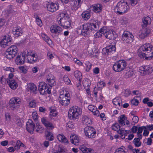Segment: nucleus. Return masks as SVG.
Listing matches in <instances>:
<instances>
[{
  "instance_id": "nucleus-1",
  "label": "nucleus",
  "mask_w": 153,
  "mask_h": 153,
  "mask_svg": "<svg viewBox=\"0 0 153 153\" xmlns=\"http://www.w3.org/2000/svg\"><path fill=\"white\" fill-rule=\"evenodd\" d=\"M138 54L141 58L150 59L153 57V47L149 44H144L139 48Z\"/></svg>"
},
{
  "instance_id": "nucleus-2",
  "label": "nucleus",
  "mask_w": 153,
  "mask_h": 153,
  "mask_svg": "<svg viewBox=\"0 0 153 153\" xmlns=\"http://www.w3.org/2000/svg\"><path fill=\"white\" fill-rule=\"evenodd\" d=\"M130 7L127 2L123 1L118 2L114 10L117 14L121 15L127 13Z\"/></svg>"
},
{
  "instance_id": "nucleus-3",
  "label": "nucleus",
  "mask_w": 153,
  "mask_h": 153,
  "mask_svg": "<svg viewBox=\"0 0 153 153\" xmlns=\"http://www.w3.org/2000/svg\"><path fill=\"white\" fill-rule=\"evenodd\" d=\"M60 18L58 20V24L65 28H67L70 27V20L68 15L66 12H63L60 14Z\"/></svg>"
},
{
  "instance_id": "nucleus-4",
  "label": "nucleus",
  "mask_w": 153,
  "mask_h": 153,
  "mask_svg": "<svg viewBox=\"0 0 153 153\" xmlns=\"http://www.w3.org/2000/svg\"><path fill=\"white\" fill-rule=\"evenodd\" d=\"M99 28V24L98 22H95L94 23L84 25L82 30V33L83 35H87L89 33L90 30L96 31L98 30Z\"/></svg>"
},
{
  "instance_id": "nucleus-5",
  "label": "nucleus",
  "mask_w": 153,
  "mask_h": 153,
  "mask_svg": "<svg viewBox=\"0 0 153 153\" xmlns=\"http://www.w3.org/2000/svg\"><path fill=\"white\" fill-rule=\"evenodd\" d=\"M82 113V110L77 106H74L69 109L68 112V116L70 119H76L79 118Z\"/></svg>"
},
{
  "instance_id": "nucleus-6",
  "label": "nucleus",
  "mask_w": 153,
  "mask_h": 153,
  "mask_svg": "<svg viewBox=\"0 0 153 153\" xmlns=\"http://www.w3.org/2000/svg\"><path fill=\"white\" fill-rule=\"evenodd\" d=\"M59 100L60 103L63 106H66L70 103L71 97L70 94L68 92L62 94L60 92Z\"/></svg>"
},
{
  "instance_id": "nucleus-7",
  "label": "nucleus",
  "mask_w": 153,
  "mask_h": 153,
  "mask_svg": "<svg viewBox=\"0 0 153 153\" xmlns=\"http://www.w3.org/2000/svg\"><path fill=\"white\" fill-rule=\"evenodd\" d=\"M18 48L15 45H12L7 48L5 52V56L8 59H11L17 54Z\"/></svg>"
},
{
  "instance_id": "nucleus-8",
  "label": "nucleus",
  "mask_w": 153,
  "mask_h": 153,
  "mask_svg": "<svg viewBox=\"0 0 153 153\" xmlns=\"http://www.w3.org/2000/svg\"><path fill=\"white\" fill-rule=\"evenodd\" d=\"M21 103V99L19 97H13L9 101V106L11 109L14 110L19 108Z\"/></svg>"
},
{
  "instance_id": "nucleus-9",
  "label": "nucleus",
  "mask_w": 153,
  "mask_h": 153,
  "mask_svg": "<svg viewBox=\"0 0 153 153\" xmlns=\"http://www.w3.org/2000/svg\"><path fill=\"white\" fill-rule=\"evenodd\" d=\"M126 66V62L125 61L120 60L114 64L113 69L115 72H120L124 70Z\"/></svg>"
},
{
  "instance_id": "nucleus-10",
  "label": "nucleus",
  "mask_w": 153,
  "mask_h": 153,
  "mask_svg": "<svg viewBox=\"0 0 153 153\" xmlns=\"http://www.w3.org/2000/svg\"><path fill=\"white\" fill-rule=\"evenodd\" d=\"M38 90L40 93L44 95L47 93L50 94L51 90L47 86V84L44 82H41L39 83Z\"/></svg>"
},
{
  "instance_id": "nucleus-11",
  "label": "nucleus",
  "mask_w": 153,
  "mask_h": 153,
  "mask_svg": "<svg viewBox=\"0 0 153 153\" xmlns=\"http://www.w3.org/2000/svg\"><path fill=\"white\" fill-rule=\"evenodd\" d=\"M84 131L86 136L88 138L95 137L96 132L93 127L88 126L84 128Z\"/></svg>"
},
{
  "instance_id": "nucleus-12",
  "label": "nucleus",
  "mask_w": 153,
  "mask_h": 153,
  "mask_svg": "<svg viewBox=\"0 0 153 153\" xmlns=\"http://www.w3.org/2000/svg\"><path fill=\"white\" fill-rule=\"evenodd\" d=\"M134 39V36L129 32L125 31L122 35V40L126 43L130 44Z\"/></svg>"
},
{
  "instance_id": "nucleus-13",
  "label": "nucleus",
  "mask_w": 153,
  "mask_h": 153,
  "mask_svg": "<svg viewBox=\"0 0 153 153\" xmlns=\"http://www.w3.org/2000/svg\"><path fill=\"white\" fill-rule=\"evenodd\" d=\"M139 71L143 75L149 74L153 72V68L149 65H143L140 67Z\"/></svg>"
},
{
  "instance_id": "nucleus-14",
  "label": "nucleus",
  "mask_w": 153,
  "mask_h": 153,
  "mask_svg": "<svg viewBox=\"0 0 153 153\" xmlns=\"http://www.w3.org/2000/svg\"><path fill=\"white\" fill-rule=\"evenodd\" d=\"M103 32L105 33L104 36L105 37L110 40H114L117 37V35L116 34L115 32L111 30L107 31L105 29V30H104Z\"/></svg>"
},
{
  "instance_id": "nucleus-15",
  "label": "nucleus",
  "mask_w": 153,
  "mask_h": 153,
  "mask_svg": "<svg viewBox=\"0 0 153 153\" xmlns=\"http://www.w3.org/2000/svg\"><path fill=\"white\" fill-rule=\"evenodd\" d=\"M118 122L119 124L122 126L125 125V123L127 125H129L130 124L127 118L124 114L121 115L118 117Z\"/></svg>"
},
{
  "instance_id": "nucleus-16",
  "label": "nucleus",
  "mask_w": 153,
  "mask_h": 153,
  "mask_svg": "<svg viewBox=\"0 0 153 153\" xmlns=\"http://www.w3.org/2000/svg\"><path fill=\"white\" fill-rule=\"evenodd\" d=\"M150 29L148 28H143L140 31L139 36L141 39H143L146 37L150 33Z\"/></svg>"
},
{
  "instance_id": "nucleus-17",
  "label": "nucleus",
  "mask_w": 153,
  "mask_h": 153,
  "mask_svg": "<svg viewBox=\"0 0 153 153\" xmlns=\"http://www.w3.org/2000/svg\"><path fill=\"white\" fill-rule=\"evenodd\" d=\"M59 7V5L53 2L47 4V7L48 10L51 12H53L57 10Z\"/></svg>"
},
{
  "instance_id": "nucleus-18",
  "label": "nucleus",
  "mask_w": 153,
  "mask_h": 153,
  "mask_svg": "<svg viewBox=\"0 0 153 153\" xmlns=\"http://www.w3.org/2000/svg\"><path fill=\"white\" fill-rule=\"evenodd\" d=\"M25 53H23L22 54L17 56L15 60L16 63L17 65L23 64L25 62Z\"/></svg>"
},
{
  "instance_id": "nucleus-19",
  "label": "nucleus",
  "mask_w": 153,
  "mask_h": 153,
  "mask_svg": "<svg viewBox=\"0 0 153 153\" xmlns=\"http://www.w3.org/2000/svg\"><path fill=\"white\" fill-rule=\"evenodd\" d=\"M35 124L31 120H29L26 125V128L28 132L33 133L34 131Z\"/></svg>"
},
{
  "instance_id": "nucleus-20",
  "label": "nucleus",
  "mask_w": 153,
  "mask_h": 153,
  "mask_svg": "<svg viewBox=\"0 0 153 153\" xmlns=\"http://www.w3.org/2000/svg\"><path fill=\"white\" fill-rule=\"evenodd\" d=\"M70 3L73 9L76 10L80 6L82 1L81 0H71Z\"/></svg>"
},
{
  "instance_id": "nucleus-21",
  "label": "nucleus",
  "mask_w": 153,
  "mask_h": 153,
  "mask_svg": "<svg viewBox=\"0 0 153 153\" xmlns=\"http://www.w3.org/2000/svg\"><path fill=\"white\" fill-rule=\"evenodd\" d=\"M115 47L114 45H111L104 48L102 49V52L104 54H109L112 51H115Z\"/></svg>"
},
{
  "instance_id": "nucleus-22",
  "label": "nucleus",
  "mask_w": 153,
  "mask_h": 153,
  "mask_svg": "<svg viewBox=\"0 0 153 153\" xmlns=\"http://www.w3.org/2000/svg\"><path fill=\"white\" fill-rule=\"evenodd\" d=\"M13 33L15 37H18L22 35L23 31L20 27H16L13 29Z\"/></svg>"
},
{
  "instance_id": "nucleus-23",
  "label": "nucleus",
  "mask_w": 153,
  "mask_h": 153,
  "mask_svg": "<svg viewBox=\"0 0 153 153\" xmlns=\"http://www.w3.org/2000/svg\"><path fill=\"white\" fill-rule=\"evenodd\" d=\"M51 32L54 33H59L62 30V28L59 26L57 25H53L50 27Z\"/></svg>"
},
{
  "instance_id": "nucleus-24",
  "label": "nucleus",
  "mask_w": 153,
  "mask_h": 153,
  "mask_svg": "<svg viewBox=\"0 0 153 153\" xmlns=\"http://www.w3.org/2000/svg\"><path fill=\"white\" fill-rule=\"evenodd\" d=\"M42 122L45 126L48 129H52L54 126L52 123L49 121L45 118H43L41 119Z\"/></svg>"
},
{
  "instance_id": "nucleus-25",
  "label": "nucleus",
  "mask_w": 153,
  "mask_h": 153,
  "mask_svg": "<svg viewBox=\"0 0 153 153\" xmlns=\"http://www.w3.org/2000/svg\"><path fill=\"white\" fill-rule=\"evenodd\" d=\"M88 108L90 111L92 112L94 115L97 117L99 116V111L95 106L92 105H88Z\"/></svg>"
},
{
  "instance_id": "nucleus-26",
  "label": "nucleus",
  "mask_w": 153,
  "mask_h": 153,
  "mask_svg": "<svg viewBox=\"0 0 153 153\" xmlns=\"http://www.w3.org/2000/svg\"><path fill=\"white\" fill-rule=\"evenodd\" d=\"M7 82L10 87L12 89H16L18 86L16 82L13 79H8Z\"/></svg>"
},
{
  "instance_id": "nucleus-27",
  "label": "nucleus",
  "mask_w": 153,
  "mask_h": 153,
  "mask_svg": "<svg viewBox=\"0 0 153 153\" xmlns=\"http://www.w3.org/2000/svg\"><path fill=\"white\" fill-rule=\"evenodd\" d=\"M12 40V39L10 36L7 37H5L2 41L0 42V44L3 45V47H4V45L8 46L10 45Z\"/></svg>"
},
{
  "instance_id": "nucleus-28",
  "label": "nucleus",
  "mask_w": 153,
  "mask_h": 153,
  "mask_svg": "<svg viewBox=\"0 0 153 153\" xmlns=\"http://www.w3.org/2000/svg\"><path fill=\"white\" fill-rule=\"evenodd\" d=\"M79 148L83 153H92L94 152L93 149L88 148L84 145L80 146Z\"/></svg>"
},
{
  "instance_id": "nucleus-29",
  "label": "nucleus",
  "mask_w": 153,
  "mask_h": 153,
  "mask_svg": "<svg viewBox=\"0 0 153 153\" xmlns=\"http://www.w3.org/2000/svg\"><path fill=\"white\" fill-rule=\"evenodd\" d=\"M57 138L59 141L62 143H65L66 144L68 143V141L66 138L63 134H59L57 136Z\"/></svg>"
},
{
  "instance_id": "nucleus-30",
  "label": "nucleus",
  "mask_w": 153,
  "mask_h": 153,
  "mask_svg": "<svg viewBox=\"0 0 153 153\" xmlns=\"http://www.w3.org/2000/svg\"><path fill=\"white\" fill-rule=\"evenodd\" d=\"M71 143L75 145H77L79 140L76 134H72L70 137Z\"/></svg>"
},
{
  "instance_id": "nucleus-31",
  "label": "nucleus",
  "mask_w": 153,
  "mask_h": 153,
  "mask_svg": "<svg viewBox=\"0 0 153 153\" xmlns=\"http://www.w3.org/2000/svg\"><path fill=\"white\" fill-rule=\"evenodd\" d=\"M142 22L143 24L142 25V26L143 28L147 26L149 24L151 23V19L148 16L144 17L142 19Z\"/></svg>"
},
{
  "instance_id": "nucleus-32",
  "label": "nucleus",
  "mask_w": 153,
  "mask_h": 153,
  "mask_svg": "<svg viewBox=\"0 0 153 153\" xmlns=\"http://www.w3.org/2000/svg\"><path fill=\"white\" fill-rule=\"evenodd\" d=\"M27 89L31 92H34L36 90V86L33 83H29L27 85Z\"/></svg>"
},
{
  "instance_id": "nucleus-33",
  "label": "nucleus",
  "mask_w": 153,
  "mask_h": 153,
  "mask_svg": "<svg viewBox=\"0 0 153 153\" xmlns=\"http://www.w3.org/2000/svg\"><path fill=\"white\" fill-rule=\"evenodd\" d=\"M117 133L121 135V137L122 139H124L125 138V136H127V134L129 133L128 131L125 130H123L122 128H120L117 131Z\"/></svg>"
},
{
  "instance_id": "nucleus-34",
  "label": "nucleus",
  "mask_w": 153,
  "mask_h": 153,
  "mask_svg": "<svg viewBox=\"0 0 153 153\" xmlns=\"http://www.w3.org/2000/svg\"><path fill=\"white\" fill-rule=\"evenodd\" d=\"M74 75L75 77L78 80L79 84H81L82 76L81 73L78 71H76L74 73Z\"/></svg>"
},
{
  "instance_id": "nucleus-35",
  "label": "nucleus",
  "mask_w": 153,
  "mask_h": 153,
  "mask_svg": "<svg viewBox=\"0 0 153 153\" xmlns=\"http://www.w3.org/2000/svg\"><path fill=\"white\" fill-rule=\"evenodd\" d=\"M37 60V57L36 54L32 56H29L27 57V60L29 62L33 63L36 62Z\"/></svg>"
},
{
  "instance_id": "nucleus-36",
  "label": "nucleus",
  "mask_w": 153,
  "mask_h": 153,
  "mask_svg": "<svg viewBox=\"0 0 153 153\" xmlns=\"http://www.w3.org/2000/svg\"><path fill=\"white\" fill-rule=\"evenodd\" d=\"M113 104L117 106L118 108H119L121 106V104H122V101L120 98L117 97L114 99L113 101Z\"/></svg>"
},
{
  "instance_id": "nucleus-37",
  "label": "nucleus",
  "mask_w": 153,
  "mask_h": 153,
  "mask_svg": "<svg viewBox=\"0 0 153 153\" xmlns=\"http://www.w3.org/2000/svg\"><path fill=\"white\" fill-rule=\"evenodd\" d=\"M82 121L84 124L87 125L90 124L91 123V119L86 116H83Z\"/></svg>"
},
{
  "instance_id": "nucleus-38",
  "label": "nucleus",
  "mask_w": 153,
  "mask_h": 153,
  "mask_svg": "<svg viewBox=\"0 0 153 153\" xmlns=\"http://www.w3.org/2000/svg\"><path fill=\"white\" fill-rule=\"evenodd\" d=\"M82 18L85 20H88L90 17V13L88 11L83 12L82 14Z\"/></svg>"
},
{
  "instance_id": "nucleus-39",
  "label": "nucleus",
  "mask_w": 153,
  "mask_h": 153,
  "mask_svg": "<svg viewBox=\"0 0 153 153\" xmlns=\"http://www.w3.org/2000/svg\"><path fill=\"white\" fill-rule=\"evenodd\" d=\"M8 7L9 8L7 10L6 12V13L7 14H15L17 13L16 11L13 10V6L12 5L9 6Z\"/></svg>"
},
{
  "instance_id": "nucleus-40",
  "label": "nucleus",
  "mask_w": 153,
  "mask_h": 153,
  "mask_svg": "<svg viewBox=\"0 0 153 153\" xmlns=\"http://www.w3.org/2000/svg\"><path fill=\"white\" fill-rule=\"evenodd\" d=\"M46 139L51 141L53 140L54 137L53 134L50 131H47L46 135Z\"/></svg>"
},
{
  "instance_id": "nucleus-41",
  "label": "nucleus",
  "mask_w": 153,
  "mask_h": 153,
  "mask_svg": "<svg viewBox=\"0 0 153 153\" xmlns=\"http://www.w3.org/2000/svg\"><path fill=\"white\" fill-rule=\"evenodd\" d=\"M105 27H103L101 28L100 30L98 31L95 34V36H97L98 37H100L102 36V35H104L105 33L103 32V31H104V30H105Z\"/></svg>"
},
{
  "instance_id": "nucleus-42",
  "label": "nucleus",
  "mask_w": 153,
  "mask_h": 153,
  "mask_svg": "<svg viewBox=\"0 0 153 153\" xmlns=\"http://www.w3.org/2000/svg\"><path fill=\"white\" fill-rule=\"evenodd\" d=\"M133 143L136 147H139L141 144V143L140 141L139 138H135L133 141Z\"/></svg>"
},
{
  "instance_id": "nucleus-43",
  "label": "nucleus",
  "mask_w": 153,
  "mask_h": 153,
  "mask_svg": "<svg viewBox=\"0 0 153 153\" xmlns=\"http://www.w3.org/2000/svg\"><path fill=\"white\" fill-rule=\"evenodd\" d=\"M125 148L124 146H121L117 149L115 151L114 153H127L125 151Z\"/></svg>"
},
{
  "instance_id": "nucleus-44",
  "label": "nucleus",
  "mask_w": 153,
  "mask_h": 153,
  "mask_svg": "<svg viewBox=\"0 0 153 153\" xmlns=\"http://www.w3.org/2000/svg\"><path fill=\"white\" fill-rule=\"evenodd\" d=\"M53 152L54 153H66V150L61 147H59L57 150H54Z\"/></svg>"
},
{
  "instance_id": "nucleus-45",
  "label": "nucleus",
  "mask_w": 153,
  "mask_h": 153,
  "mask_svg": "<svg viewBox=\"0 0 153 153\" xmlns=\"http://www.w3.org/2000/svg\"><path fill=\"white\" fill-rule=\"evenodd\" d=\"M102 7L100 4H98L96 6H94L93 8L94 12L96 13H98L100 12L102 9Z\"/></svg>"
},
{
  "instance_id": "nucleus-46",
  "label": "nucleus",
  "mask_w": 153,
  "mask_h": 153,
  "mask_svg": "<svg viewBox=\"0 0 153 153\" xmlns=\"http://www.w3.org/2000/svg\"><path fill=\"white\" fill-rule=\"evenodd\" d=\"M85 64L86 66V71H88L91 68L92 64L89 61H85Z\"/></svg>"
},
{
  "instance_id": "nucleus-47",
  "label": "nucleus",
  "mask_w": 153,
  "mask_h": 153,
  "mask_svg": "<svg viewBox=\"0 0 153 153\" xmlns=\"http://www.w3.org/2000/svg\"><path fill=\"white\" fill-rule=\"evenodd\" d=\"M57 115V113L55 109L51 110L50 116L51 118H52L53 117H56Z\"/></svg>"
},
{
  "instance_id": "nucleus-48",
  "label": "nucleus",
  "mask_w": 153,
  "mask_h": 153,
  "mask_svg": "<svg viewBox=\"0 0 153 153\" xmlns=\"http://www.w3.org/2000/svg\"><path fill=\"white\" fill-rule=\"evenodd\" d=\"M133 74V72L132 69H129L127 71L126 75L128 77H131Z\"/></svg>"
},
{
  "instance_id": "nucleus-49",
  "label": "nucleus",
  "mask_w": 153,
  "mask_h": 153,
  "mask_svg": "<svg viewBox=\"0 0 153 153\" xmlns=\"http://www.w3.org/2000/svg\"><path fill=\"white\" fill-rule=\"evenodd\" d=\"M112 128L113 130L115 131H118L119 128H120V125L117 123H116L114 124H113L112 126Z\"/></svg>"
},
{
  "instance_id": "nucleus-50",
  "label": "nucleus",
  "mask_w": 153,
  "mask_h": 153,
  "mask_svg": "<svg viewBox=\"0 0 153 153\" xmlns=\"http://www.w3.org/2000/svg\"><path fill=\"white\" fill-rule=\"evenodd\" d=\"M36 23L40 27H41L42 25V23L41 20L37 16L36 17Z\"/></svg>"
},
{
  "instance_id": "nucleus-51",
  "label": "nucleus",
  "mask_w": 153,
  "mask_h": 153,
  "mask_svg": "<svg viewBox=\"0 0 153 153\" xmlns=\"http://www.w3.org/2000/svg\"><path fill=\"white\" fill-rule=\"evenodd\" d=\"M139 102L137 99L136 98V97L131 100V103L132 105H138Z\"/></svg>"
},
{
  "instance_id": "nucleus-52",
  "label": "nucleus",
  "mask_w": 153,
  "mask_h": 153,
  "mask_svg": "<svg viewBox=\"0 0 153 153\" xmlns=\"http://www.w3.org/2000/svg\"><path fill=\"white\" fill-rule=\"evenodd\" d=\"M32 116L33 119L36 122L37 121H38L37 120L38 118V116L37 113L36 111H34L33 112Z\"/></svg>"
},
{
  "instance_id": "nucleus-53",
  "label": "nucleus",
  "mask_w": 153,
  "mask_h": 153,
  "mask_svg": "<svg viewBox=\"0 0 153 153\" xmlns=\"http://www.w3.org/2000/svg\"><path fill=\"white\" fill-rule=\"evenodd\" d=\"M36 103L35 100H33L30 102L29 106L30 108H34L36 107Z\"/></svg>"
},
{
  "instance_id": "nucleus-54",
  "label": "nucleus",
  "mask_w": 153,
  "mask_h": 153,
  "mask_svg": "<svg viewBox=\"0 0 153 153\" xmlns=\"http://www.w3.org/2000/svg\"><path fill=\"white\" fill-rule=\"evenodd\" d=\"M63 80L67 84L69 85L71 84V80L67 76H65L63 77Z\"/></svg>"
},
{
  "instance_id": "nucleus-55",
  "label": "nucleus",
  "mask_w": 153,
  "mask_h": 153,
  "mask_svg": "<svg viewBox=\"0 0 153 153\" xmlns=\"http://www.w3.org/2000/svg\"><path fill=\"white\" fill-rule=\"evenodd\" d=\"M47 82L50 86H54L56 84V82L55 81V79L51 80L50 81H48Z\"/></svg>"
},
{
  "instance_id": "nucleus-56",
  "label": "nucleus",
  "mask_w": 153,
  "mask_h": 153,
  "mask_svg": "<svg viewBox=\"0 0 153 153\" xmlns=\"http://www.w3.org/2000/svg\"><path fill=\"white\" fill-rule=\"evenodd\" d=\"M42 37L43 39L48 43V42L51 41L49 37L45 34H42Z\"/></svg>"
},
{
  "instance_id": "nucleus-57",
  "label": "nucleus",
  "mask_w": 153,
  "mask_h": 153,
  "mask_svg": "<svg viewBox=\"0 0 153 153\" xmlns=\"http://www.w3.org/2000/svg\"><path fill=\"white\" fill-rule=\"evenodd\" d=\"M139 120L138 117L137 116H134L132 119V124L133 125H134L137 123Z\"/></svg>"
},
{
  "instance_id": "nucleus-58",
  "label": "nucleus",
  "mask_w": 153,
  "mask_h": 153,
  "mask_svg": "<svg viewBox=\"0 0 153 153\" xmlns=\"http://www.w3.org/2000/svg\"><path fill=\"white\" fill-rule=\"evenodd\" d=\"M21 141L20 140H17L16 142V145L14 146L15 149L16 150H18L20 147Z\"/></svg>"
},
{
  "instance_id": "nucleus-59",
  "label": "nucleus",
  "mask_w": 153,
  "mask_h": 153,
  "mask_svg": "<svg viewBox=\"0 0 153 153\" xmlns=\"http://www.w3.org/2000/svg\"><path fill=\"white\" fill-rule=\"evenodd\" d=\"M132 93L135 95H137V96L135 97L136 98H138L140 99V96H141V94L138 91H133Z\"/></svg>"
},
{
  "instance_id": "nucleus-60",
  "label": "nucleus",
  "mask_w": 153,
  "mask_h": 153,
  "mask_svg": "<svg viewBox=\"0 0 153 153\" xmlns=\"http://www.w3.org/2000/svg\"><path fill=\"white\" fill-rule=\"evenodd\" d=\"M146 127L145 126H142V127H140L138 128L137 131L138 132H137V134H141L142 133L143 130L144 129H146Z\"/></svg>"
},
{
  "instance_id": "nucleus-61",
  "label": "nucleus",
  "mask_w": 153,
  "mask_h": 153,
  "mask_svg": "<svg viewBox=\"0 0 153 153\" xmlns=\"http://www.w3.org/2000/svg\"><path fill=\"white\" fill-rule=\"evenodd\" d=\"M105 85V83L103 81H100L99 82L97 85V86L99 88H103Z\"/></svg>"
},
{
  "instance_id": "nucleus-62",
  "label": "nucleus",
  "mask_w": 153,
  "mask_h": 153,
  "mask_svg": "<svg viewBox=\"0 0 153 153\" xmlns=\"http://www.w3.org/2000/svg\"><path fill=\"white\" fill-rule=\"evenodd\" d=\"M54 79H55V77L53 75L49 74L47 77V82Z\"/></svg>"
},
{
  "instance_id": "nucleus-63",
  "label": "nucleus",
  "mask_w": 153,
  "mask_h": 153,
  "mask_svg": "<svg viewBox=\"0 0 153 153\" xmlns=\"http://www.w3.org/2000/svg\"><path fill=\"white\" fill-rule=\"evenodd\" d=\"M130 4L133 6H135L138 3V0H129Z\"/></svg>"
},
{
  "instance_id": "nucleus-64",
  "label": "nucleus",
  "mask_w": 153,
  "mask_h": 153,
  "mask_svg": "<svg viewBox=\"0 0 153 153\" xmlns=\"http://www.w3.org/2000/svg\"><path fill=\"white\" fill-rule=\"evenodd\" d=\"M6 71H10L11 72H13L14 71V69L13 68L10 67H7L4 69Z\"/></svg>"
}]
</instances>
